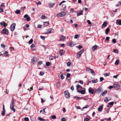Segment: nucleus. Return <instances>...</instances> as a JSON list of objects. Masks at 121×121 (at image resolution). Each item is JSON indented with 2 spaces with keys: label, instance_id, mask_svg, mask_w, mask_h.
I'll return each mask as SVG.
<instances>
[{
  "label": "nucleus",
  "instance_id": "f257e3e1",
  "mask_svg": "<svg viewBox=\"0 0 121 121\" xmlns=\"http://www.w3.org/2000/svg\"><path fill=\"white\" fill-rule=\"evenodd\" d=\"M15 100L13 98L12 99L11 101V103L10 105V109L13 110V111L15 112L16 110L15 108H14V102Z\"/></svg>",
  "mask_w": 121,
  "mask_h": 121
},
{
  "label": "nucleus",
  "instance_id": "f03ea898",
  "mask_svg": "<svg viewBox=\"0 0 121 121\" xmlns=\"http://www.w3.org/2000/svg\"><path fill=\"white\" fill-rule=\"evenodd\" d=\"M84 49H82L77 53V59H79L80 58L81 55L84 52Z\"/></svg>",
  "mask_w": 121,
  "mask_h": 121
},
{
  "label": "nucleus",
  "instance_id": "7ed1b4c3",
  "mask_svg": "<svg viewBox=\"0 0 121 121\" xmlns=\"http://www.w3.org/2000/svg\"><path fill=\"white\" fill-rule=\"evenodd\" d=\"M114 88L117 90L119 89L120 88V86L119 84L117 82H115L114 84Z\"/></svg>",
  "mask_w": 121,
  "mask_h": 121
},
{
  "label": "nucleus",
  "instance_id": "20e7f679",
  "mask_svg": "<svg viewBox=\"0 0 121 121\" xmlns=\"http://www.w3.org/2000/svg\"><path fill=\"white\" fill-rule=\"evenodd\" d=\"M16 25V24L15 23H13L11 25L10 29L11 31H13L15 30Z\"/></svg>",
  "mask_w": 121,
  "mask_h": 121
},
{
  "label": "nucleus",
  "instance_id": "39448f33",
  "mask_svg": "<svg viewBox=\"0 0 121 121\" xmlns=\"http://www.w3.org/2000/svg\"><path fill=\"white\" fill-rule=\"evenodd\" d=\"M64 93L65 96L66 98L69 99L70 98L69 93L68 91H65Z\"/></svg>",
  "mask_w": 121,
  "mask_h": 121
},
{
  "label": "nucleus",
  "instance_id": "423d86ee",
  "mask_svg": "<svg viewBox=\"0 0 121 121\" xmlns=\"http://www.w3.org/2000/svg\"><path fill=\"white\" fill-rule=\"evenodd\" d=\"M53 31V30L52 28H49L46 30L45 32L46 34H48L52 33Z\"/></svg>",
  "mask_w": 121,
  "mask_h": 121
},
{
  "label": "nucleus",
  "instance_id": "0eeeda50",
  "mask_svg": "<svg viewBox=\"0 0 121 121\" xmlns=\"http://www.w3.org/2000/svg\"><path fill=\"white\" fill-rule=\"evenodd\" d=\"M2 33L3 34H4L7 35H9V33L8 31V30L7 29H3L2 30Z\"/></svg>",
  "mask_w": 121,
  "mask_h": 121
},
{
  "label": "nucleus",
  "instance_id": "6e6552de",
  "mask_svg": "<svg viewBox=\"0 0 121 121\" xmlns=\"http://www.w3.org/2000/svg\"><path fill=\"white\" fill-rule=\"evenodd\" d=\"M99 47L95 45H94L92 48V51H95L96 49H99Z\"/></svg>",
  "mask_w": 121,
  "mask_h": 121
},
{
  "label": "nucleus",
  "instance_id": "1a4fd4ad",
  "mask_svg": "<svg viewBox=\"0 0 121 121\" xmlns=\"http://www.w3.org/2000/svg\"><path fill=\"white\" fill-rule=\"evenodd\" d=\"M6 26H7L6 23L4 21L0 22V26H4L5 27Z\"/></svg>",
  "mask_w": 121,
  "mask_h": 121
},
{
  "label": "nucleus",
  "instance_id": "9d476101",
  "mask_svg": "<svg viewBox=\"0 0 121 121\" xmlns=\"http://www.w3.org/2000/svg\"><path fill=\"white\" fill-rule=\"evenodd\" d=\"M38 60L37 59L36 57L34 56L33 57V59L31 60V62L34 64Z\"/></svg>",
  "mask_w": 121,
  "mask_h": 121
},
{
  "label": "nucleus",
  "instance_id": "9b49d317",
  "mask_svg": "<svg viewBox=\"0 0 121 121\" xmlns=\"http://www.w3.org/2000/svg\"><path fill=\"white\" fill-rule=\"evenodd\" d=\"M102 91L103 90L100 87H99L96 90L95 92L97 93H99Z\"/></svg>",
  "mask_w": 121,
  "mask_h": 121
},
{
  "label": "nucleus",
  "instance_id": "f8f14e48",
  "mask_svg": "<svg viewBox=\"0 0 121 121\" xmlns=\"http://www.w3.org/2000/svg\"><path fill=\"white\" fill-rule=\"evenodd\" d=\"M89 92L91 94H93L94 92V91L90 87L88 89Z\"/></svg>",
  "mask_w": 121,
  "mask_h": 121
},
{
  "label": "nucleus",
  "instance_id": "ddd939ff",
  "mask_svg": "<svg viewBox=\"0 0 121 121\" xmlns=\"http://www.w3.org/2000/svg\"><path fill=\"white\" fill-rule=\"evenodd\" d=\"M24 17L26 18V20L27 21H29L30 20V18L29 16H24Z\"/></svg>",
  "mask_w": 121,
  "mask_h": 121
},
{
  "label": "nucleus",
  "instance_id": "4468645a",
  "mask_svg": "<svg viewBox=\"0 0 121 121\" xmlns=\"http://www.w3.org/2000/svg\"><path fill=\"white\" fill-rule=\"evenodd\" d=\"M77 92L80 93L82 94H84L86 93L85 90H81L80 91L79 90L77 91Z\"/></svg>",
  "mask_w": 121,
  "mask_h": 121
},
{
  "label": "nucleus",
  "instance_id": "2eb2a0df",
  "mask_svg": "<svg viewBox=\"0 0 121 121\" xmlns=\"http://www.w3.org/2000/svg\"><path fill=\"white\" fill-rule=\"evenodd\" d=\"M66 14V12H63L57 14V15H65Z\"/></svg>",
  "mask_w": 121,
  "mask_h": 121
},
{
  "label": "nucleus",
  "instance_id": "dca6fc26",
  "mask_svg": "<svg viewBox=\"0 0 121 121\" xmlns=\"http://www.w3.org/2000/svg\"><path fill=\"white\" fill-rule=\"evenodd\" d=\"M59 52L60 54V55L61 56L64 55L65 52L63 50H61L59 51Z\"/></svg>",
  "mask_w": 121,
  "mask_h": 121
},
{
  "label": "nucleus",
  "instance_id": "f3484780",
  "mask_svg": "<svg viewBox=\"0 0 121 121\" xmlns=\"http://www.w3.org/2000/svg\"><path fill=\"white\" fill-rule=\"evenodd\" d=\"M65 39V38L64 36H62L59 40V41H62L63 40Z\"/></svg>",
  "mask_w": 121,
  "mask_h": 121
},
{
  "label": "nucleus",
  "instance_id": "a211bd4d",
  "mask_svg": "<svg viewBox=\"0 0 121 121\" xmlns=\"http://www.w3.org/2000/svg\"><path fill=\"white\" fill-rule=\"evenodd\" d=\"M103 106L102 105L100 106L98 109V110L99 112H101L103 110Z\"/></svg>",
  "mask_w": 121,
  "mask_h": 121
},
{
  "label": "nucleus",
  "instance_id": "6ab92c4d",
  "mask_svg": "<svg viewBox=\"0 0 121 121\" xmlns=\"http://www.w3.org/2000/svg\"><path fill=\"white\" fill-rule=\"evenodd\" d=\"M55 3H49V7L51 8L53 7L55 5Z\"/></svg>",
  "mask_w": 121,
  "mask_h": 121
},
{
  "label": "nucleus",
  "instance_id": "aec40b11",
  "mask_svg": "<svg viewBox=\"0 0 121 121\" xmlns=\"http://www.w3.org/2000/svg\"><path fill=\"white\" fill-rule=\"evenodd\" d=\"M110 30V29L109 27H108L105 30V33L107 35L108 34V31Z\"/></svg>",
  "mask_w": 121,
  "mask_h": 121
},
{
  "label": "nucleus",
  "instance_id": "412c9836",
  "mask_svg": "<svg viewBox=\"0 0 121 121\" xmlns=\"http://www.w3.org/2000/svg\"><path fill=\"white\" fill-rule=\"evenodd\" d=\"M110 100V99H108V98L107 97H106L105 98L104 101L105 102H108Z\"/></svg>",
  "mask_w": 121,
  "mask_h": 121
},
{
  "label": "nucleus",
  "instance_id": "4be33fe9",
  "mask_svg": "<svg viewBox=\"0 0 121 121\" xmlns=\"http://www.w3.org/2000/svg\"><path fill=\"white\" fill-rule=\"evenodd\" d=\"M55 59L54 56H51L49 57V59L50 60H52Z\"/></svg>",
  "mask_w": 121,
  "mask_h": 121
},
{
  "label": "nucleus",
  "instance_id": "5701e85b",
  "mask_svg": "<svg viewBox=\"0 0 121 121\" xmlns=\"http://www.w3.org/2000/svg\"><path fill=\"white\" fill-rule=\"evenodd\" d=\"M103 26H104L105 27L106 26H107L106 23L105 22H104L103 23V24L102 25V26H101V28H103L104 27H103Z\"/></svg>",
  "mask_w": 121,
  "mask_h": 121
},
{
  "label": "nucleus",
  "instance_id": "b1692460",
  "mask_svg": "<svg viewBox=\"0 0 121 121\" xmlns=\"http://www.w3.org/2000/svg\"><path fill=\"white\" fill-rule=\"evenodd\" d=\"M38 119L39 120H40L41 121H45V119H44L42 118H41L40 117L38 118Z\"/></svg>",
  "mask_w": 121,
  "mask_h": 121
},
{
  "label": "nucleus",
  "instance_id": "393cba45",
  "mask_svg": "<svg viewBox=\"0 0 121 121\" xmlns=\"http://www.w3.org/2000/svg\"><path fill=\"white\" fill-rule=\"evenodd\" d=\"M119 61L118 60H117L115 61V65H117L119 63Z\"/></svg>",
  "mask_w": 121,
  "mask_h": 121
},
{
  "label": "nucleus",
  "instance_id": "a878e982",
  "mask_svg": "<svg viewBox=\"0 0 121 121\" xmlns=\"http://www.w3.org/2000/svg\"><path fill=\"white\" fill-rule=\"evenodd\" d=\"M49 23L48 22H44V25L45 26H47Z\"/></svg>",
  "mask_w": 121,
  "mask_h": 121
},
{
  "label": "nucleus",
  "instance_id": "bb28decb",
  "mask_svg": "<svg viewBox=\"0 0 121 121\" xmlns=\"http://www.w3.org/2000/svg\"><path fill=\"white\" fill-rule=\"evenodd\" d=\"M114 102H109L108 103V105H110V107H112L113 105Z\"/></svg>",
  "mask_w": 121,
  "mask_h": 121
},
{
  "label": "nucleus",
  "instance_id": "cd10ccee",
  "mask_svg": "<svg viewBox=\"0 0 121 121\" xmlns=\"http://www.w3.org/2000/svg\"><path fill=\"white\" fill-rule=\"evenodd\" d=\"M90 72L93 75H95V73L93 69H91V70L90 71Z\"/></svg>",
  "mask_w": 121,
  "mask_h": 121
},
{
  "label": "nucleus",
  "instance_id": "c85d7f7f",
  "mask_svg": "<svg viewBox=\"0 0 121 121\" xmlns=\"http://www.w3.org/2000/svg\"><path fill=\"white\" fill-rule=\"evenodd\" d=\"M83 12V11L81 10L80 12L77 13V15H83L82 13Z\"/></svg>",
  "mask_w": 121,
  "mask_h": 121
},
{
  "label": "nucleus",
  "instance_id": "c756f323",
  "mask_svg": "<svg viewBox=\"0 0 121 121\" xmlns=\"http://www.w3.org/2000/svg\"><path fill=\"white\" fill-rule=\"evenodd\" d=\"M107 92V90H105L104 91L103 93L102 94V96H103L105 94H106Z\"/></svg>",
  "mask_w": 121,
  "mask_h": 121
},
{
  "label": "nucleus",
  "instance_id": "7c9ffc66",
  "mask_svg": "<svg viewBox=\"0 0 121 121\" xmlns=\"http://www.w3.org/2000/svg\"><path fill=\"white\" fill-rule=\"evenodd\" d=\"M97 80L96 79H95L92 80V81L93 83H96L97 82Z\"/></svg>",
  "mask_w": 121,
  "mask_h": 121
},
{
  "label": "nucleus",
  "instance_id": "2f4dec72",
  "mask_svg": "<svg viewBox=\"0 0 121 121\" xmlns=\"http://www.w3.org/2000/svg\"><path fill=\"white\" fill-rule=\"evenodd\" d=\"M33 42V39H31L28 42V43L29 44H30L32 43Z\"/></svg>",
  "mask_w": 121,
  "mask_h": 121
},
{
  "label": "nucleus",
  "instance_id": "473e14b6",
  "mask_svg": "<svg viewBox=\"0 0 121 121\" xmlns=\"http://www.w3.org/2000/svg\"><path fill=\"white\" fill-rule=\"evenodd\" d=\"M46 64L47 66H49L51 65V63L49 62H46Z\"/></svg>",
  "mask_w": 121,
  "mask_h": 121
},
{
  "label": "nucleus",
  "instance_id": "72a5a7b5",
  "mask_svg": "<svg viewBox=\"0 0 121 121\" xmlns=\"http://www.w3.org/2000/svg\"><path fill=\"white\" fill-rule=\"evenodd\" d=\"M5 3H4L1 5L0 7H2L3 8H4L5 7V5H4Z\"/></svg>",
  "mask_w": 121,
  "mask_h": 121
},
{
  "label": "nucleus",
  "instance_id": "f704fd0d",
  "mask_svg": "<svg viewBox=\"0 0 121 121\" xmlns=\"http://www.w3.org/2000/svg\"><path fill=\"white\" fill-rule=\"evenodd\" d=\"M104 75L105 76H109V73H104Z\"/></svg>",
  "mask_w": 121,
  "mask_h": 121
},
{
  "label": "nucleus",
  "instance_id": "c9c22d12",
  "mask_svg": "<svg viewBox=\"0 0 121 121\" xmlns=\"http://www.w3.org/2000/svg\"><path fill=\"white\" fill-rule=\"evenodd\" d=\"M15 12L17 14H18L20 13V11L19 10H17Z\"/></svg>",
  "mask_w": 121,
  "mask_h": 121
},
{
  "label": "nucleus",
  "instance_id": "e433bc0d",
  "mask_svg": "<svg viewBox=\"0 0 121 121\" xmlns=\"http://www.w3.org/2000/svg\"><path fill=\"white\" fill-rule=\"evenodd\" d=\"M80 88V85H78L76 86V89L77 91L78 90V89Z\"/></svg>",
  "mask_w": 121,
  "mask_h": 121
},
{
  "label": "nucleus",
  "instance_id": "4c0bfd02",
  "mask_svg": "<svg viewBox=\"0 0 121 121\" xmlns=\"http://www.w3.org/2000/svg\"><path fill=\"white\" fill-rule=\"evenodd\" d=\"M47 18V17L45 16H42V17H41V18L42 19H46Z\"/></svg>",
  "mask_w": 121,
  "mask_h": 121
},
{
  "label": "nucleus",
  "instance_id": "58836bf2",
  "mask_svg": "<svg viewBox=\"0 0 121 121\" xmlns=\"http://www.w3.org/2000/svg\"><path fill=\"white\" fill-rule=\"evenodd\" d=\"M24 120L26 121H28L29 120V118L27 117H26L24 118Z\"/></svg>",
  "mask_w": 121,
  "mask_h": 121
},
{
  "label": "nucleus",
  "instance_id": "ea45409f",
  "mask_svg": "<svg viewBox=\"0 0 121 121\" xmlns=\"http://www.w3.org/2000/svg\"><path fill=\"white\" fill-rule=\"evenodd\" d=\"M71 75V74L70 73H68L66 75V77L67 78H69L70 77Z\"/></svg>",
  "mask_w": 121,
  "mask_h": 121
},
{
  "label": "nucleus",
  "instance_id": "a19ab883",
  "mask_svg": "<svg viewBox=\"0 0 121 121\" xmlns=\"http://www.w3.org/2000/svg\"><path fill=\"white\" fill-rule=\"evenodd\" d=\"M89 107V105H86V106L82 108L83 109H84L86 108H88Z\"/></svg>",
  "mask_w": 121,
  "mask_h": 121
},
{
  "label": "nucleus",
  "instance_id": "79ce46f5",
  "mask_svg": "<svg viewBox=\"0 0 121 121\" xmlns=\"http://www.w3.org/2000/svg\"><path fill=\"white\" fill-rule=\"evenodd\" d=\"M113 88H114V86H109V89H111Z\"/></svg>",
  "mask_w": 121,
  "mask_h": 121
},
{
  "label": "nucleus",
  "instance_id": "37998d69",
  "mask_svg": "<svg viewBox=\"0 0 121 121\" xmlns=\"http://www.w3.org/2000/svg\"><path fill=\"white\" fill-rule=\"evenodd\" d=\"M71 63L69 61L67 63V65L68 66H70L71 65Z\"/></svg>",
  "mask_w": 121,
  "mask_h": 121
},
{
  "label": "nucleus",
  "instance_id": "c03bdc74",
  "mask_svg": "<svg viewBox=\"0 0 121 121\" xmlns=\"http://www.w3.org/2000/svg\"><path fill=\"white\" fill-rule=\"evenodd\" d=\"M76 47H77V48L79 49H81L82 48V46L81 45H79L77 46Z\"/></svg>",
  "mask_w": 121,
  "mask_h": 121
},
{
  "label": "nucleus",
  "instance_id": "a18cd8bd",
  "mask_svg": "<svg viewBox=\"0 0 121 121\" xmlns=\"http://www.w3.org/2000/svg\"><path fill=\"white\" fill-rule=\"evenodd\" d=\"M60 77H61V78L63 80L64 79V77L63 75H61L60 76Z\"/></svg>",
  "mask_w": 121,
  "mask_h": 121
},
{
  "label": "nucleus",
  "instance_id": "49530a36",
  "mask_svg": "<svg viewBox=\"0 0 121 121\" xmlns=\"http://www.w3.org/2000/svg\"><path fill=\"white\" fill-rule=\"evenodd\" d=\"M112 42L114 43H115L116 42V40L115 39H113L112 40Z\"/></svg>",
  "mask_w": 121,
  "mask_h": 121
},
{
  "label": "nucleus",
  "instance_id": "de8ad7c7",
  "mask_svg": "<svg viewBox=\"0 0 121 121\" xmlns=\"http://www.w3.org/2000/svg\"><path fill=\"white\" fill-rule=\"evenodd\" d=\"M113 52L115 53H117L118 52V51L116 49H114L113 50Z\"/></svg>",
  "mask_w": 121,
  "mask_h": 121
},
{
  "label": "nucleus",
  "instance_id": "09e8293b",
  "mask_svg": "<svg viewBox=\"0 0 121 121\" xmlns=\"http://www.w3.org/2000/svg\"><path fill=\"white\" fill-rule=\"evenodd\" d=\"M52 119H55L56 118V117L55 115H53L52 116Z\"/></svg>",
  "mask_w": 121,
  "mask_h": 121
},
{
  "label": "nucleus",
  "instance_id": "8fccbe9b",
  "mask_svg": "<svg viewBox=\"0 0 121 121\" xmlns=\"http://www.w3.org/2000/svg\"><path fill=\"white\" fill-rule=\"evenodd\" d=\"M104 79V78L103 77H100V82H102Z\"/></svg>",
  "mask_w": 121,
  "mask_h": 121
},
{
  "label": "nucleus",
  "instance_id": "3c124183",
  "mask_svg": "<svg viewBox=\"0 0 121 121\" xmlns=\"http://www.w3.org/2000/svg\"><path fill=\"white\" fill-rule=\"evenodd\" d=\"M40 37L43 40H44L45 39V37L44 36H40Z\"/></svg>",
  "mask_w": 121,
  "mask_h": 121
},
{
  "label": "nucleus",
  "instance_id": "603ef678",
  "mask_svg": "<svg viewBox=\"0 0 121 121\" xmlns=\"http://www.w3.org/2000/svg\"><path fill=\"white\" fill-rule=\"evenodd\" d=\"M36 4L37 5V6H38L39 4L41 5V3L40 1H39L38 3H36Z\"/></svg>",
  "mask_w": 121,
  "mask_h": 121
},
{
  "label": "nucleus",
  "instance_id": "864d4df0",
  "mask_svg": "<svg viewBox=\"0 0 121 121\" xmlns=\"http://www.w3.org/2000/svg\"><path fill=\"white\" fill-rule=\"evenodd\" d=\"M118 24L120 25H121V20H120L118 22Z\"/></svg>",
  "mask_w": 121,
  "mask_h": 121
},
{
  "label": "nucleus",
  "instance_id": "5fc2aeb1",
  "mask_svg": "<svg viewBox=\"0 0 121 121\" xmlns=\"http://www.w3.org/2000/svg\"><path fill=\"white\" fill-rule=\"evenodd\" d=\"M91 69L89 68H87L86 69V70L87 71H88L89 72V71H90V70H91Z\"/></svg>",
  "mask_w": 121,
  "mask_h": 121
},
{
  "label": "nucleus",
  "instance_id": "6e6d98bb",
  "mask_svg": "<svg viewBox=\"0 0 121 121\" xmlns=\"http://www.w3.org/2000/svg\"><path fill=\"white\" fill-rule=\"evenodd\" d=\"M44 74V73L43 72L40 71V75L41 76L43 75Z\"/></svg>",
  "mask_w": 121,
  "mask_h": 121
},
{
  "label": "nucleus",
  "instance_id": "4d7b16f0",
  "mask_svg": "<svg viewBox=\"0 0 121 121\" xmlns=\"http://www.w3.org/2000/svg\"><path fill=\"white\" fill-rule=\"evenodd\" d=\"M1 115L3 116L4 115L5 111H2L1 112Z\"/></svg>",
  "mask_w": 121,
  "mask_h": 121
},
{
  "label": "nucleus",
  "instance_id": "13d9d810",
  "mask_svg": "<svg viewBox=\"0 0 121 121\" xmlns=\"http://www.w3.org/2000/svg\"><path fill=\"white\" fill-rule=\"evenodd\" d=\"M1 47L3 48H4L5 47V46L4 44H1Z\"/></svg>",
  "mask_w": 121,
  "mask_h": 121
},
{
  "label": "nucleus",
  "instance_id": "bf43d9fd",
  "mask_svg": "<svg viewBox=\"0 0 121 121\" xmlns=\"http://www.w3.org/2000/svg\"><path fill=\"white\" fill-rule=\"evenodd\" d=\"M119 75V74H117V75H115V76H113V77L115 78H117V77Z\"/></svg>",
  "mask_w": 121,
  "mask_h": 121
},
{
  "label": "nucleus",
  "instance_id": "052dcab7",
  "mask_svg": "<svg viewBox=\"0 0 121 121\" xmlns=\"http://www.w3.org/2000/svg\"><path fill=\"white\" fill-rule=\"evenodd\" d=\"M60 84L59 82H57L56 85L57 86H58V87H59L60 86Z\"/></svg>",
  "mask_w": 121,
  "mask_h": 121
},
{
  "label": "nucleus",
  "instance_id": "680f3d73",
  "mask_svg": "<svg viewBox=\"0 0 121 121\" xmlns=\"http://www.w3.org/2000/svg\"><path fill=\"white\" fill-rule=\"evenodd\" d=\"M78 37V35H76L74 36V38L77 39Z\"/></svg>",
  "mask_w": 121,
  "mask_h": 121
},
{
  "label": "nucleus",
  "instance_id": "e2e57ef3",
  "mask_svg": "<svg viewBox=\"0 0 121 121\" xmlns=\"http://www.w3.org/2000/svg\"><path fill=\"white\" fill-rule=\"evenodd\" d=\"M18 33L17 32H15L14 33V36L16 37Z\"/></svg>",
  "mask_w": 121,
  "mask_h": 121
},
{
  "label": "nucleus",
  "instance_id": "0e129e2a",
  "mask_svg": "<svg viewBox=\"0 0 121 121\" xmlns=\"http://www.w3.org/2000/svg\"><path fill=\"white\" fill-rule=\"evenodd\" d=\"M61 121H66V120L65 118H62Z\"/></svg>",
  "mask_w": 121,
  "mask_h": 121
},
{
  "label": "nucleus",
  "instance_id": "69168bd1",
  "mask_svg": "<svg viewBox=\"0 0 121 121\" xmlns=\"http://www.w3.org/2000/svg\"><path fill=\"white\" fill-rule=\"evenodd\" d=\"M3 12V9L1 8H0V12L1 13Z\"/></svg>",
  "mask_w": 121,
  "mask_h": 121
},
{
  "label": "nucleus",
  "instance_id": "338daca9",
  "mask_svg": "<svg viewBox=\"0 0 121 121\" xmlns=\"http://www.w3.org/2000/svg\"><path fill=\"white\" fill-rule=\"evenodd\" d=\"M79 83H80L83 84V82L82 80H80L79 81Z\"/></svg>",
  "mask_w": 121,
  "mask_h": 121
},
{
  "label": "nucleus",
  "instance_id": "774afa93",
  "mask_svg": "<svg viewBox=\"0 0 121 121\" xmlns=\"http://www.w3.org/2000/svg\"><path fill=\"white\" fill-rule=\"evenodd\" d=\"M89 119L86 118L84 119V121H89Z\"/></svg>",
  "mask_w": 121,
  "mask_h": 121
}]
</instances>
